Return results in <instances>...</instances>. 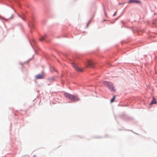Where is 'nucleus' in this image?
<instances>
[{
	"instance_id": "1",
	"label": "nucleus",
	"mask_w": 157,
	"mask_h": 157,
	"mask_svg": "<svg viewBox=\"0 0 157 157\" xmlns=\"http://www.w3.org/2000/svg\"><path fill=\"white\" fill-rule=\"evenodd\" d=\"M64 96L66 98H68L72 101H77L80 100L77 96H75L68 93H65L64 94Z\"/></svg>"
},
{
	"instance_id": "2",
	"label": "nucleus",
	"mask_w": 157,
	"mask_h": 157,
	"mask_svg": "<svg viewBox=\"0 0 157 157\" xmlns=\"http://www.w3.org/2000/svg\"><path fill=\"white\" fill-rule=\"evenodd\" d=\"M103 83L105 85H106L111 91H113L114 92H115V89L113 87V85L112 83L107 81L104 82Z\"/></svg>"
},
{
	"instance_id": "3",
	"label": "nucleus",
	"mask_w": 157,
	"mask_h": 157,
	"mask_svg": "<svg viewBox=\"0 0 157 157\" xmlns=\"http://www.w3.org/2000/svg\"><path fill=\"white\" fill-rule=\"evenodd\" d=\"M87 67H90L92 68L94 67V63L91 60H88L87 61Z\"/></svg>"
},
{
	"instance_id": "4",
	"label": "nucleus",
	"mask_w": 157,
	"mask_h": 157,
	"mask_svg": "<svg viewBox=\"0 0 157 157\" xmlns=\"http://www.w3.org/2000/svg\"><path fill=\"white\" fill-rule=\"evenodd\" d=\"M140 3V1L138 0H130L128 2V3Z\"/></svg>"
},
{
	"instance_id": "5",
	"label": "nucleus",
	"mask_w": 157,
	"mask_h": 157,
	"mask_svg": "<svg viewBox=\"0 0 157 157\" xmlns=\"http://www.w3.org/2000/svg\"><path fill=\"white\" fill-rule=\"evenodd\" d=\"M44 77V74H39L35 76L36 79H41L43 78Z\"/></svg>"
},
{
	"instance_id": "6",
	"label": "nucleus",
	"mask_w": 157,
	"mask_h": 157,
	"mask_svg": "<svg viewBox=\"0 0 157 157\" xmlns=\"http://www.w3.org/2000/svg\"><path fill=\"white\" fill-rule=\"evenodd\" d=\"M73 66L75 69V70L77 71H78L79 72H82V70L81 69L79 68L75 64H73Z\"/></svg>"
},
{
	"instance_id": "7",
	"label": "nucleus",
	"mask_w": 157,
	"mask_h": 157,
	"mask_svg": "<svg viewBox=\"0 0 157 157\" xmlns=\"http://www.w3.org/2000/svg\"><path fill=\"white\" fill-rule=\"evenodd\" d=\"M156 103V100L154 98H152V100L150 103V105H152L153 104H155Z\"/></svg>"
},
{
	"instance_id": "8",
	"label": "nucleus",
	"mask_w": 157,
	"mask_h": 157,
	"mask_svg": "<svg viewBox=\"0 0 157 157\" xmlns=\"http://www.w3.org/2000/svg\"><path fill=\"white\" fill-rule=\"evenodd\" d=\"M115 98L116 96H114L110 101L111 103L113 102L114 101V100L115 99Z\"/></svg>"
},
{
	"instance_id": "9",
	"label": "nucleus",
	"mask_w": 157,
	"mask_h": 157,
	"mask_svg": "<svg viewBox=\"0 0 157 157\" xmlns=\"http://www.w3.org/2000/svg\"><path fill=\"white\" fill-rule=\"evenodd\" d=\"M29 26L31 28H33L34 27L33 25L31 23L29 25Z\"/></svg>"
},
{
	"instance_id": "10",
	"label": "nucleus",
	"mask_w": 157,
	"mask_h": 157,
	"mask_svg": "<svg viewBox=\"0 0 157 157\" xmlns=\"http://www.w3.org/2000/svg\"><path fill=\"white\" fill-rule=\"evenodd\" d=\"M44 37H42L39 40L40 41H42L44 40Z\"/></svg>"
},
{
	"instance_id": "11",
	"label": "nucleus",
	"mask_w": 157,
	"mask_h": 157,
	"mask_svg": "<svg viewBox=\"0 0 157 157\" xmlns=\"http://www.w3.org/2000/svg\"><path fill=\"white\" fill-rule=\"evenodd\" d=\"M48 80L50 81H51V80H54V79L53 78H49Z\"/></svg>"
},
{
	"instance_id": "12",
	"label": "nucleus",
	"mask_w": 157,
	"mask_h": 157,
	"mask_svg": "<svg viewBox=\"0 0 157 157\" xmlns=\"http://www.w3.org/2000/svg\"><path fill=\"white\" fill-rule=\"evenodd\" d=\"M90 22H89L88 23V24H87V27L88 26V25H89V24H90Z\"/></svg>"
},
{
	"instance_id": "13",
	"label": "nucleus",
	"mask_w": 157,
	"mask_h": 157,
	"mask_svg": "<svg viewBox=\"0 0 157 157\" xmlns=\"http://www.w3.org/2000/svg\"><path fill=\"white\" fill-rule=\"evenodd\" d=\"M123 4V3L121 4V3H119V5H121V4Z\"/></svg>"
},
{
	"instance_id": "14",
	"label": "nucleus",
	"mask_w": 157,
	"mask_h": 157,
	"mask_svg": "<svg viewBox=\"0 0 157 157\" xmlns=\"http://www.w3.org/2000/svg\"><path fill=\"white\" fill-rule=\"evenodd\" d=\"M116 13H115L113 15L114 16H115L116 15Z\"/></svg>"
},
{
	"instance_id": "15",
	"label": "nucleus",
	"mask_w": 157,
	"mask_h": 157,
	"mask_svg": "<svg viewBox=\"0 0 157 157\" xmlns=\"http://www.w3.org/2000/svg\"><path fill=\"white\" fill-rule=\"evenodd\" d=\"M3 19L4 20H5V19L4 18H3Z\"/></svg>"
}]
</instances>
